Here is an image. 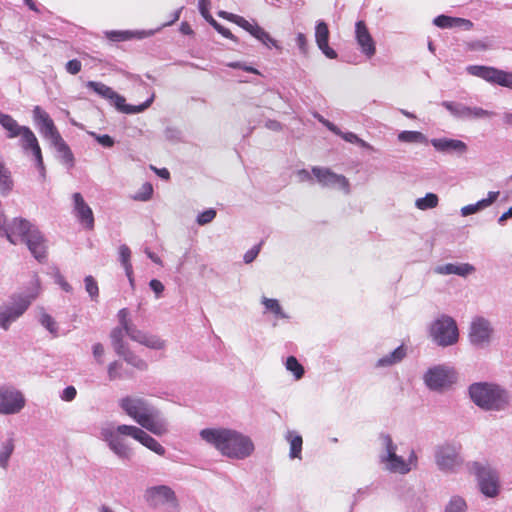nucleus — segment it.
Instances as JSON below:
<instances>
[{"instance_id": "nucleus-1", "label": "nucleus", "mask_w": 512, "mask_h": 512, "mask_svg": "<svg viewBox=\"0 0 512 512\" xmlns=\"http://www.w3.org/2000/svg\"><path fill=\"white\" fill-rule=\"evenodd\" d=\"M126 437L133 438L159 456L166 454V449L158 440L145 429L135 425L109 423L102 426L99 432V439L105 442L109 450L123 462L130 461L134 456L133 448Z\"/></svg>"}, {"instance_id": "nucleus-2", "label": "nucleus", "mask_w": 512, "mask_h": 512, "mask_svg": "<svg viewBox=\"0 0 512 512\" xmlns=\"http://www.w3.org/2000/svg\"><path fill=\"white\" fill-rule=\"evenodd\" d=\"M200 438L222 456L244 460L253 455L255 445L250 436L232 428L209 427L200 430Z\"/></svg>"}, {"instance_id": "nucleus-3", "label": "nucleus", "mask_w": 512, "mask_h": 512, "mask_svg": "<svg viewBox=\"0 0 512 512\" xmlns=\"http://www.w3.org/2000/svg\"><path fill=\"white\" fill-rule=\"evenodd\" d=\"M119 408L140 428L162 437L170 431L168 419L149 400L138 395H126L118 400Z\"/></svg>"}, {"instance_id": "nucleus-4", "label": "nucleus", "mask_w": 512, "mask_h": 512, "mask_svg": "<svg viewBox=\"0 0 512 512\" xmlns=\"http://www.w3.org/2000/svg\"><path fill=\"white\" fill-rule=\"evenodd\" d=\"M468 395L475 406L486 412L506 411L512 401L511 393L505 387L488 381L470 384Z\"/></svg>"}, {"instance_id": "nucleus-5", "label": "nucleus", "mask_w": 512, "mask_h": 512, "mask_svg": "<svg viewBox=\"0 0 512 512\" xmlns=\"http://www.w3.org/2000/svg\"><path fill=\"white\" fill-rule=\"evenodd\" d=\"M40 290V279L35 274L26 291L13 294L7 301L0 304V328L4 331L9 330L11 325L27 311L31 303L38 297Z\"/></svg>"}, {"instance_id": "nucleus-6", "label": "nucleus", "mask_w": 512, "mask_h": 512, "mask_svg": "<svg viewBox=\"0 0 512 512\" xmlns=\"http://www.w3.org/2000/svg\"><path fill=\"white\" fill-rule=\"evenodd\" d=\"M379 440L381 451L378 458L383 470L392 474L407 475L418 468L419 457L414 449H410L407 458H404L397 453L398 446L389 434H381Z\"/></svg>"}, {"instance_id": "nucleus-7", "label": "nucleus", "mask_w": 512, "mask_h": 512, "mask_svg": "<svg viewBox=\"0 0 512 512\" xmlns=\"http://www.w3.org/2000/svg\"><path fill=\"white\" fill-rule=\"evenodd\" d=\"M466 467L476 477L479 489L486 497L494 498L499 494V473L487 460L470 461Z\"/></svg>"}, {"instance_id": "nucleus-8", "label": "nucleus", "mask_w": 512, "mask_h": 512, "mask_svg": "<svg viewBox=\"0 0 512 512\" xmlns=\"http://www.w3.org/2000/svg\"><path fill=\"white\" fill-rule=\"evenodd\" d=\"M437 469L444 474H457L464 465L462 446L453 441L438 444L434 449Z\"/></svg>"}, {"instance_id": "nucleus-9", "label": "nucleus", "mask_w": 512, "mask_h": 512, "mask_svg": "<svg viewBox=\"0 0 512 512\" xmlns=\"http://www.w3.org/2000/svg\"><path fill=\"white\" fill-rule=\"evenodd\" d=\"M86 87L92 90L100 97L110 101V103L120 112L125 114H137L145 111L154 101V94L145 102L139 105H129L125 103V98L115 92L111 87L102 82L88 81Z\"/></svg>"}, {"instance_id": "nucleus-10", "label": "nucleus", "mask_w": 512, "mask_h": 512, "mask_svg": "<svg viewBox=\"0 0 512 512\" xmlns=\"http://www.w3.org/2000/svg\"><path fill=\"white\" fill-rule=\"evenodd\" d=\"M119 326L125 329L126 336L132 341L137 342L152 350H164L166 348V341L161 337L150 334L137 328L135 324L129 319V310L122 308L117 313Z\"/></svg>"}, {"instance_id": "nucleus-11", "label": "nucleus", "mask_w": 512, "mask_h": 512, "mask_svg": "<svg viewBox=\"0 0 512 512\" xmlns=\"http://www.w3.org/2000/svg\"><path fill=\"white\" fill-rule=\"evenodd\" d=\"M429 337L439 347L455 345L459 340V330L456 321L448 315L442 314L429 325Z\"/></svg>"}, {"instance_id": "nucleus-12", "label": "nucleus", "mask_w": 512, "mask_h": 512, "mask_svg": "<svg viewBox=\"0 0 512 512\" xmlns=\"http://www.w3.org/2000/svg\"><path fill=\"white\" fill-rule=\"evenodd\" d=\"M423 381L430 390L443 392L457 381V372L447 364L434 365L424 373Z\"/></svg>"}, {"instance_id": "nucleus-13", "label": "nucleus", "mask_w": 512, "mask_h": 512, "mask_svg": "<svg viewBox=\"0 0 512 512\" xmlns=\"http://www.w3.org/2000/svg\"><path fill=\"white\" fill-rule=\"evenodd\" d=\"M494 338V327L490 320L483 316L474 317L469 325L468 339L477 349H485L491 345Z\"/></svg>"}, {"instance_id": "nucleus-14", "label": "nucleus", "mask_w": 512, "mask_h": 512, "mask_svg": "<svg viewBox=\"0 0 512 512\" xmlns=\"http://www.w3.org/2000/svg\"><path fill=\"white\" fill-rule=\"evenodd\" d=\"M469 75L485 80L490 84L512 89V71H504L492 66L469 65L466 67Z\"/></svg>"}, {"instance_id": "nucleus-15", "label": "nucleus", "mask_w": 512, "mask_h": 512, "mask_svg": "<svg viewBox=\"0 0 512 512\" xmlns=\"http://www.w3.org/2000/svg\"><path fill=\"white\" fill-rule=\"evenodd\" d=\"M26 405V398L21 390L13 385H0V414L15 415Z\"/></svg>"}, {"instance_id": "nucleus-16", "label": "nucleus", "mask_w": 512, "mask_h": 512, "mask_svg": "<svg viewBox=\"0 0 512 512\" xmlns=\"http://www.w3.org/2000/svg\"><path fill=\"white\" fill-rule=\"evenodd\" d=\"M19 137V146L26 156H31L34 160L35 167L38 169L40 177L45 178L46 170L43 161L41 147L35 133L26 127Z\"/></svg>"}, {"instance_id": "nucleus-17", "label": "nucleus", "mask_w": 512, "mask_h": 512, "mask_svg": "<svg viewBox=\"0 0 512 512\" xmlns=\"http://www.w3.org/2000/svg\"><path fill=\"white\" fill-rule=\"evenodd\" d=\"M312 174L316 178L317 182L324 188L338 189L345 195L351 193V185L344 175L337 174L329 168L325 167H313Z\"/></svg>"}, {"instance_id": "nucleus-18", "label": "nucleus", "mask_w": 512, "mask_h": 512, "mask_svg": "<svg viewBox=\"0 0 512 512\" xmlns=\"http://www.w3.org/2000/svg\"><path fill=\"white\" fill-rule=\"evenodd\" d=\"M441 105L456 119L476 120L491 118L494 113L478 106H467L461 102L443 101Z\"/></svg>"}, {"instance_id": "nucleus-19", "label": "nucleus", "mask_w": 512, "mask_h": 512, "mask_svg": "<svg viewBox=\"0 0 512 512\" xmlns=\"http://www.w3.org/2000/svg\"><path fill=\"white\" fill-rule=\"evenodd\" d=\"M145 500L153 507L166 506L173 510L177 506V499L174 491L166 485L152 486L145 491Z\"/></svg>"}, {"instance_id": "nucleus-20", "label": "nucleus", "mask_w": 512, "mask_h": 512, "mask_svg": "<svg viewBox=\"0 0 512 512\" xmlns=\"http://www.w3.org/2000/svg\"><path fill=\"white\" fill-rule=\"evenodd\" d=\"M35 225L27 219L15 217L10 222L5 223L4 233H0V237L6 238L11 244L17 245L23 243V240L30 233Z\"/></svg>"}, {"instance_id": "nucleus-21", "label": "nucleus", "mask_w": 512, "mask_h": 512, "mask_svg": "<svg viewBox=\"0 0 512 512\" xmlns=\"http://www.w3.org/2000/svg\"><path fill=\"white\" fill-rule=\"evenodd\" d=\"M32 117L40 134L50 143L61 137L54 121L43 108L35 106L32 110Z\"/></svg>"}, {"instance_id": "nucleus-22", "label": "nucleus", "mask_w": 512, "mask_h": 512, "mask_svg": "<svg viewBox=\"0 0 512 512\" xmlns=\"http://www.w3.org/2000/svg\"><path fill=\"white\" fill-rule=\"evenodd\" d=\"M260 303L263 307L262 315L270 319L272 327H277L281 322H290L291 316L285 311L278 299L262 296Z\"/></svg>"}, {"instance_id": "nucleus-23", "label": "nucleus", "mask_w": 512, "mask_h": 512, "mask_svg": "<svg viewBox=\"0 0 512 512\" xmlns=\"http://www.w3.org/2000/svg\"><path fill=\"white\" fill-rule=\"evenodd\" d=\"M355 40L360 52L368 59H371L376 53V43L366 25L362 20L355 23Z\"/></svg>"}, {"instance_id": "nucleus-24", "label": "nucleus", "mask_w": 512, "mask_h": 512, "mask_svg": "<svg viewBox=\"0 0 512 512\" xmlns=\"http://www.w3.org/2000/svg\"><path fill=\"white\" fill-rule=\"evenodd\" d=\"M31 252V254L35 257L39 262H43L47 256V240L44 235L35 225L30 233L27 234L25 240H23Z\"/></svg>"}, {"instance_id": "nucleus-25", "label": "nucleus", "mask_w": 512, "mask_h": 512, "mask_svg": "<svg viewBox=\"0 0 512 512\" xmlns=\"http://www.w3.org/2000/svg\"><path fill=\"white\" fill-rule=\"evenodd\" d=\"M429 142L437 152L443 154L462 156L468 151L467 144L458 139L441 137L433 138Z\"/></svg>"}, {"instance_id": "nucleus-26", "label": "nucleus", "mask_w": 512, "mask_h": 512, "mask_svg": "<svg viewBox=\"0 0 512 512\" xmlns=\"http://www.w3.org/2000/svg\"><path fill=\"white\" fill-rule=\"evenodd\" d=\"M72 197L74 202L75 216L87 229H92L94 227V216L92 209L84 201L80 193H74Z\"/></svg>"}, {"instance_id": "nucleus-27", "label": "nucleus", "mask_w": 512, "mask_h": 512, "mask_svg": "<svg viewBox=\"0 0 512 512\" xmlns=\"http://www.w3.org/2000/svg\"><path fill=\"white\" fill-rule=\"evenodd\" d=\"M475 271V267L469 263H447L438 265L434 268V273L438 275H458L467 277Z\"/></svg>"}, {"instance_id": "nucleus-28", "label": "nucleus", "mask_w": 512, "mask_h": 512, "mask_svg": "<svg viewBox=\"0 0 512 512\" xmlns=\"http://www.w3.org/2000/svg\"><path fill=\"white\" fill-rule=\"evenodd\" d=\"M284 439L289 444V458L302 460L303 438L295 430H287Z\"/></svg>"}, {"instance_id": "nucleus-29", "label": "nucleus", "mask_w": 512, "mask_h": 512, "mask_svg": "<svg viewBox=\"0 0 512 512\" xmlns=\"http://www.w3.org/2000/svg\"><path fill=\"white\" fill-rule=\"evenodd\" d=\"M15 450V435L13 432L7 434V437L0 443V468L7 470L9 461Z\"/></svg>"}, {"instance_id": "nucleus-30", "label": "nucleus", "mask_w": 512, "mask_h": 512, "mask_svg": "<svg viewBox=\"0 0 512 512\" xmlns=\"http://www.w3.org/2000/svg\"><path fill=\"white\" fill-rule=\"evenodd\" d=\"M498 196H499L498 191H490L487 195V198L481 199L474 204H469V205L463 206L461 208V215L466 217V216L478 213L479 211L492 205L497 200Z\"/></svg>"}, {"instance_id": "nucleus-31", "label": "nucleus", "mask_w": 512, "mask_h": 512, "mask_svg": "<svg viewBox=\"0 0 512 512\" xmlns=\"http://www.w3.org/2000/svg\"><path fill=\"white\" fill-rule=\"evenodd\" d=\"M0 125L6 131L8 139L17 138L27 127L20 125L12 116L5 114L2 111H0Z\"/></svg>"}, {"instance_id": "nucleus-32", "label": "nucleus", "mask_w": 512, "mask_h": 512, "mask_svg": "<svg viewBox=\"0 0 512 512\" xmlns=\"http://www.w3.org/2000/svg\"><path fill=\"white\" fill-rule=\"evenodd\" d=\"M434 25L439 28H453L460 27L469 30L472 27V22L463 18H455L446 15H439L433 20Z\"/></svg>"}, {"instance_id": "nucleus-33", "label": "nucleus", "mask_w": 512, "mask_h": 512, "mask_svg": "<svg viewBox=\"0 0 512 512\" xmlns=\"http://www.w3.org/2000/svg\"><path fill=\"white\" fill-rule=\"evenodd\" d=\"M153 34V31H130V30H124V31H117V30H111L106 31L105 35L106 37L114 42H121V41H127L134 37L142 39L148 36H151Z\"/></svg>"}, {"instance_id": "nucleus-34", "label": "nucleus", "mask_w": 512, "mask_h": 512, "mask_svg": "<svg viewBox=\"0 0 512 512\" xmlns=\"http://www.w3.org/2000/svg\"><path fill=\"white\" fill-rule=\"evenodd\" d=\"M406 357V348L403 345H400L392 352L383 357L379 358L375 364L376 368H386L391 367L395 364L400 363Z\"/></svg>"}, {"instance_id": "nucleus-35", "label": "nucleus", "mask_w": 512, "mask_h": 512, "mask_svg": "<svg viewBox=\"0 0 512 512\" xmlns=\"http://www.w3.org/2000/svg\"><path fill=\"white\" fill-rule=\"evenodd\" d=\"M117 354L120 357H122L127 364L133 366L134 368H136L140 371H144L148 367L147 362L144 359H142L140 356H138L136 353H134L129 348V346H127L123 350L119 351Z\"/></svg>"}, {"instance_id": "nucleus-36", "label": "nucleus", "mask_w": 512, "mask_h": 512, "mask_svg": "<svg viewBox=\"0 0 512 512\" xmlns=\"http://www.w3.org/2000/svg\"><path fill=\"white\" fill-rule=\"evenodd\" d=\"M51 145L56 149V151L61 156L62 162L65 165L72 167L74 163V157L70 148L63 140L62 136L55 140L54 142H52Z\"/></svg>"}, {"instance_id": "nucleus-37", "label": "nucleus", "mask_w": 512, "mask_h": 512, "mask_svg": "<svg viewBox=\"0 0 512 512\" xmlns=\"http://www.w3.org/2000/svg\"><path fill=\"white\" fill-rule=\"evenodd\" d=\"M284 366L286 370L293 375L296 381H299L303 378L305 374V369L295 356L287 357L284 362Z\"/></svg>"}, {"instance_id": "nucleus-38", "label": "nucleus", "mask_w": 512, "mask_h": 512, "mask_svg": "<svg viewBox=\"0 0 512 512\" xmlns=\"http://www.w3.org/2000/svg\"><path fill=\"white\" fill-rule=\"evenodd\" d=\"M125 335V329L121 326H118L111 331V343L116 353L128 346V344L124 341Z\"/></svg>"}, {"instance_id": "nucleus-39", "label": "nucleus", "mask_w": 512, "mask_h": 512, "mask_svg": "<svg viewBox=\"0 0 512 512\" xmlns=\"http://www.w3.org/2000/svg\"><path fill=\"white\" fill-rule=\"evenodd\" d=\"M438 203L439 198L435 193H427L424 197L416 199L415 207L419 210L425 211L437 207Z\"/></svg>"}, {"instance_id": "nucleus-40", "label": "nucleus", "mask_w": 512, "mask_h": 512, "mask_svg": "<svg viewBox=\"0 0 512 512\" xmlns=\"http://www.w3.org/2000/svg\"><path fill=\"white\" fill-rule=\"evenodd\" d=\"M13 188V180L10 171L2 164L0 166V194L6 196Z\"/></svg>"}, {"instance_id": "nucleus-41", "label": "nucleus", "mask_w": 512, "mask_h": 512, "mask_svg": "<svg viewBox=\"0 0 512 512\" xmlns=\"http://www.w3.org/2000/svg\"><path fill=\"white\" fill-rule=\"evenodd\" d=\"M398 140L406 143H426L427 137L419 131H402L398 134Z\"/></svg>"}, {"instance_id": "nucleus-42", "label": "nucleus", "mask_w": 512, "mask_h": 512, "mask_svg": "<svg viewBox=\"0 0 512 512\" xmlns=\"http://www.w3.org/2000/svg\"><path fill=\"white\" fill-rule=\"evenodd\" d=\"M467 503L461 496L454 495L445 506L444 512H466Z\"/></svg>"}, {"instance_id": "nucleus-43", "label": "nucleus", "mask_w": 512, "mask_h": 512, "mask_svg": "<svg viewBox=\"0 0 512 512\" xmlns=\"http://www.w3.org/2000/svg\"><path fill=\"white\" fill-rule=\"evenodd\" d=\"M315 41L317 46L328 43L329 29L324 21H318L315 27Z\"/></svg>"}, {"instance_id": "nucleus-44", "label": "nucleus", "mask_w": 512, "mask_h": 512, "mask_svg": "<svg viewBox=\"0 0 512 512\" xmlns=\"http://www.w3.org/2000/svg\"><path fill=\"white\" fill-rule=\"evenodd\" d=\"M39 322L51 334H53L54 336L57 335L58 325H57L56 321L54 320V318L51 315L46 313L43 309L41 310L40 315H39Z\"/></svg>"}, {"instance_id": "nucleus-45", "label": "nucleus", "mask_w": 512, "mask_h": 512, "mask_svg": "<svg viewBox=\"0 0 512 512\" xmlns=\"http://www.w3.org/2000/svg\"><path fill=\"white\" fill-rule=\"evenodd\" d=\"M336 135L340 136L342 139H344L346 142L357 144L362 148L370 149L372 150V146L364 141L363 139L359 138L355 133L353 132H342L340 130V133H336Z\"/></svg>"}, {"instance_id": "nucleus-46", "label": "nucleus", "mask_w": 512, "mask_h": 512, "mask_svg": "<svg viewBox=\"0 0 512 512\" xmlns=\"http://www.w3.org/2000/svg\"><path fill=\"white\" fill-rule=\"evenodd\" d=\"M108 378L110 381L123 379L126 376L123 373V364L119 361H113L107 368Z\"/></svg>"}, {"instance_id": "nucleus-47", "label": "nucleus", "mask_w": 512, "mask_h": 512, "mask_svg": "<svg viewBox=\"0 0 512 512\" xmlns=\"http://www.w3.org/2000/svg\"><path fill=\"white\" fill-rule=\"evenodd\" d=\"M118 252H119V261H120L122 267L124 268V270H128V272H129L130 268H133L131 261H130V259H131L130 248L126 244H122L119 246Z\"/></svg>"}, {"instance_id": "nucleus-48", "label": "nucleus", "mask_w": 512, "mask_h": 512, "mask_svg": "<svg viewBox=\"0 0 512 512\" xmlns=\"http://www.w3.org/2000/svg\"><path fill=\"white\" fill-rule=\"evenodd\" d=\"M85 290L89 294L92 301H97L99 296V287L96 280L92 276L84 278Z\"/></svg>"}, {"instance_id": "nucleus-49", "label": "nucleus", "mask_w": 512, "mask_h": 512, "mask_svg": "<svg viewBox=\"0 0 512 512\" xmlns=\"http://www.w3.org/2000/svg\"><path fill=\"white\" fill-rule=\"evenodd\" d=\"M251 35L261 41L265 45H273L276 46V41L270 37V35L259 25L254 27V30L251 32Z\"/></svg>"}, {"instance_id": "nucleus-50", "label": "nucleus", "mask_w": 512, "mask_h": 512, "mask_svg": "<svg viewBox=\"0 0 512 512\" xmlns=\"http://www.w3.org/2000/svg\"><path fill=\"white\" fill-rule=\"evenodd\" d=\"M216 214L217 213H216L215 209L209 208V209L201 212L197 216L196 222L198 223V225H201V226L209 224L215 219Z\"/></svg>"}, {"instance_id": "nucleus-51", "label": "nucleus", "mask_w": 512, "mask_h": 512, "mask_svg": "<svg viewBox=\"0 0 512 512\" xmlns=\"http://www.w3.org/2000/svg\"><path fill=\"white\" fill-rule=\"evenodd\" d=\"M165 138L172 142L181 140V131L175 127H167L164 131Z\"/></svg>"}, {"instance_id": "nucleus-52", "label": "nucleus", "mask_w": 512, "mask_h": 512, "mask_svg": "<svg viewBox=\"0 0 512 512\" xmlns=\"http://www.w3.org/2000/svg\"><path fill=\"white\" fill-rule=\"evenodd\" d=\"M261 250V243L253 246L251 249H249L243 256V260L246 264H249L253 262L256 257L258 256L259 252Z\"/></svg>"}, {"instance_id": "nucleus-53", "label": "nucleus", "mask_w": 512, "mask_h": 512, "mask_svg": "<svg viewBox=\"0 0 512 512\" xmlns=\"http://www.w3.org/2000/svg\"><path fill=\"white\" fill-rule=\"evenodd\" d=\"M90 135L93 136L97 142L104 147L110 148L114 145V140L109 135H97L94 132H90Z\"/></svg>"}, {"instance_id": "nucleus-54", "label": "nucleus", "mask_w": 512, "mask_h": 512, "mask_svg": "<svg viewBox=\"0 0 512 512\" xmlns=\"http://www.w3.org/2000/svg\"><path fill=\"white\" fill-rule=\"evenodd\" d=\"M92 353H93L95 361L98 364H103V362H104L103 357H104L105 350H104V346L101 343H96L93 345Z\"/></svg>"}, {"instance_id": "nucleus-55", "label": "nucleus", "mask_w": 512, "mask_h": 512, "mask_svg": "<svg viewBox=\"0 0 512 512\" xmlns=\"http://www.w3.org/2000/svg\"><path fill=\"white\" fill-rule=\"evenodd\" d=\"M372 492V487L370 485L359 488L353 495L354 502L357 503L362 501L366 497H368Z\"/></svg>"}, {"instance_id": "nucleus-56", "label": "nucleus", "mask_w": 512, "mask_h": 512, "mask_svg": "<svg viewBox=\"0 0 512 512\" xmlns=\"http://www.w3.org/2000/svg\"><path fill=\"white\" fill-rule=\"evenodd\" d=\"M153 193V188L150 183H145L142 186V192L138 194L135 199L141 200V201H147L151 198Z\"/></svg>"}, {"instance_id": "nucleus-57", "label": "nucleus", "mask_w": 512, "mask_h": 512, "mask_svg": "<svg viewBox=\"0 0 512 512\" xmlns=\"http://www.w3.org/2000/svg\"><path fill=\"white\" fill-rule=\"evenodd\" d=\"M66 71L72 75H76L81 71L82 64L77 59H72L66 63Z\"/></svg>"}, {"instance_id": "nucleus-58", "label": "nucleus", "mask_w": 512, "mask_h": 512, "mask_svg": "<svg viewBox=\"0 0 512 512\" xmlns=\"http://www.w3.org/2000/svg\"><path fill=\"white\" fill-rule=\"evenodd\" d=\"M77 390L74 386H67L61 393L60 398L63 401L70 402L75 399Z\"/></svg>"}, {"instance_id": "nucleus-59", "label": "nucleus", "mask_w": 512, "mask_h": 512, "mask_svg": "<svg viewBox=\"0 0 512 512\" xmlns=\"http://www.w3.org/2000/svg\"><path fill=\"white\" fill-rule=\"evenodd\" d=\"M55 282L67 293L72 292V286L65 280L63 275L57 271L55 273Z\"/></svg>"}, {"instance_id": "nucleus-60", "label": "nucleus", "mask_w": 512, "mask_h": 512, "mask_svg": "<svg viewBox=\"0 0 512 512\" xmlns=\"http://www.w3.org/2000/svg\"><path fill=\"white\" fill-rule=\"evenodd\" d=\"M234 23L243 28L244 30H246L247 32H249L250 34L254 30V27L257 25L256 23H250L249 21H247L239 15L237 16V18H235Z\"/></svg>"}, {"instance_id": "nucleus-61", "label": "nucleus", "mask_w": 512, "mask_h": 512, "mask_svg": "<svg viewBox=\"0 0 512 512\" xmlns=\"http://www.w3.org/2000/svg\"><path fill=\"white\" fill-rule=\"evenodd\" d=\"M296 44L302 54H307L308 43L307 38L303 33H298L296 36Z\"/></svg>"}, {"instance_id": "nucleus-62", "label": "nucleus", "mask_w": 512, "mask_h": 512, "mask_svg": "<svg viewBox=\"0 0 512 512\" xmlns=\"http://www.w3.org/2000/svg\"><path fill=\"white\" fill-rule=\"evenodd\" d=\"M149 286L151 290L155 293L156 298H160L162 292L164 291V285L157 279H152L149 282Z\"/></svg>"}, {"instance_id": "nucleus-63", "label": "nucleus", "mask_w": 512, "mask_h": 512, "mask_svg": "<svg viewBox=\"0 0 512 512\" xmlns=\"http://www.w3.org/2000/svg\"><path fill=\"white\" fill-rule=\"evenodd\" d=\"M321 52L329 59H336L338 57L337 52L332 49L328 43L318 46Z\"/></svg>"}, {"instance_id": "nucleus-64", "label": "nucleus", "mask_w": 512, "mask_h": 512, "mask_svg": "<svg viewBox=\"0 0 512 512\" xmlns=\"http://www.w3.org/2000/svg\"><path fill=\"white\" fill-rule=\"evenodd\" d=\"M212 27L220 33L222 36L228 39H234L233 34L229 31V29L225 28L224 26L220 25L218 22L212 23Z\"/></svg>"}]
</instances>
